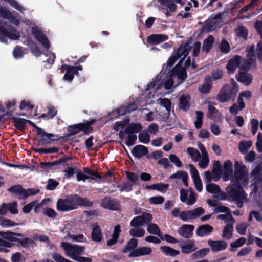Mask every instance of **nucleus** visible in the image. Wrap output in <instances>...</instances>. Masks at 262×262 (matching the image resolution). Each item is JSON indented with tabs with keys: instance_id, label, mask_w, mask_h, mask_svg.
Returning a JSON list of instances; mask_svg holds the SVG:
<instances>
[{
	"instance_id": "nucleus-1",
	"label": "nucleus",
	"mask_w": 262,
	"mask_h": 262,
	"mask_svg": "<svg viewBox=\"0 0 262 262\" xmlns=\"http://www.w3.org/2000/svg\"><path fill=\"white\" fill-rule=\"evenodd\" d=\"M248 183V171L247 167L242 162L235 161L234 178L226 190L238 207H242L244 203L248 201L247 195L241 187L246 186Z\"/></svg>"
},
{
	"instance_id": "nucleus-2",
	"label": "nucleus",
	"mask_w": 262,
	"mask_h": 262,
	"mask_svg": "<svg viewBox=\"0 0 262 262\" xmlns=\"http://www.w3.org/2000/svg\"><path fill=\"white\" fill-rule=\"evenodd\" d=\"M189 50V45H181L177 52L168 58L166 63L167 67L172 66L178 58L181 59L179 63L170 72V77L176 76L181 81H183L187 78L185 69L181 67V64L182 60L188 54Z\"/></svg>"
},
{
	"instance_id": "nucleus-3",
	"label": "nucleus",
	"mask_w": 262,
	"mask_h": 262,
	"mask_svg": "<svg viewBox=\"0 0 262 262\" xmlns=\"http://www.w3.org/2000/svg\"><path fill=\"white\" fill-rule=\"evenodd\" d=\"M0 252L7 253L9 251L6 247L11 248L14 243H18L24 247L32 244L33 241L25 237L21 233H14L10 231L0 232Z\"/></svg>"
},
{
	"instance_id": "nucleus-4",
	"label": "nucleus",
	"mask_w": 262,
	"mask_h": 262,
	"mask_svg": "<svg viewBox=\"0 0 262 262\" xmlns=\"http://www.w3.org/2000/svg\"><path fill=\"white\" fill-rule=\"evenodd\" d=\"M92 202L78 195H71L65 199H59L57 202V209L60 211H68L77 208L78 206H90Z\"/></svg>"
},
{
	"instance_id": "nucleus-5",
	"label": "nucleus",
	"mask_w": 262,
	"mask_h": 262,
	"mask_svg": "<svg viewBox=\"0 0 262 262\" xmlns=\"http://www.w3.org/2000/svg\"><path fill=\"white\" fill-rule=\"evenodd\" d=\"M61 247L63 249L67 256L78 262H91L92 259L89 257H82L80 255L84 252L83 247L72 245L67 242L61 243Z\"/></svg>"
},
{
	"instance_id": "nucleus-6",
	"label": "nucleus",
	"mask_w": 262,
	"mask_h": 262,
	"mask_svg": "<svg viewBox=\"0 0 262 262\" xmlns=\"http://www.w3.org/2000/svg\"><path fill=\"white\" fill-rule=\"evenodd\" d=\"M238 91L236 83L233 80L230 84H226L219 93L217 99L222 103L230 100L232 96H235Z\"/></svg>"
},
{
	"instance_id": "nucleus-7",
	"label": "nucleus",
	"mask_w": 262,
	"mask_h": 262,
	"mask_svg": "<svg viewBox=\"0 0 262 262\" xmlns=\"http://www.w3.org/2000/svg\"><path fill=\"white\" fill-rule=\"evenodd\" d=\"M27 122H28L32 126L35 127L37 131V134L40 135L44 140H46L48 138H51L53 136L52 134H49L45 133L43 130H42L41 128L37 127L32 122L29 120H27L25 119L17 118L15 119L14 123L16 127H17L18 129L20 130H22L24 128Z\"/></svg>"
},
{
	"instance_id": "nucleus-8",
	"label": "nucleus",
	"mask_w": 262,
	"mask_h": 262,
	"mask_svg": "<svg viewBox=\"0 0 262 262\" xmlns=\"http://www.w3.org/2000/svg\"><path fill=\"white\" fill-rule=\"evenodd\" d=\"M205 213V210L202 207H198L192 210L182 211L180 219L183 222H188L201 216Z\"/></svg>"
},
{
	"instance_id": "nucleus-9",
	"label": "nucleus",
	"mask_w": 262,
	"mask_h": 262,
	"mask_svg": "<svg viewBox=\"0 0 262 262\" xmlns=\"http://www.w3.org/2000/svg\"><path fill=\"white\" fill-rule=\"evenodd\" d=\"M180 193L181 201L188 205H192L196 201V195L192 188L188 190L181 189Z\"/></svg>"
},
{
	"instance_id": "nucleus-10",
	"label": "nucleus",
	"mask_w": 262,
	"mask_h": 262,
	"mask_svg": "<svg viewBox=\"0 0 262 262\" xmlns=\"http://www.w3.org/2000/svg\"><path fill=\"white\" fill-rule=\"evenodd\" d=\"M19 37V32L15 29H10L9 31H7L5 28L0 26V40L2 42H7V38L13 40H17Z\"/></svg>"
},
{
	"instance_id": "nucleus-11",
	"label": "nucleus",
	"mask_w": 262,
	"mask_h": 262,
	"mask_svg": "<svg viewBox=\"0 0 262 262\" xmlns=\"http://www.w3.org/2000/svg\"><path fill=\"white\" fill-rule=\"evenodd\" d=\"M152 220V215L146 212L142 213V215L133 218L130 221V225L132 227L141 226L144 224L149 223Z\"/></svg>"
},
{
	"instance_id": "nucleus-12",
	"label": "nucleus",
	"mask_w": 262,
	"mask_h": 262,
	"mask_svg": "<svg viewBox=\"0 0 262 262\" xmlns=\"http://www.w3.org/2000/svg\"><path fill=\"white\" fill-rule=\"evenodd\" d=\"M251 92L248 91L240 93L238 97V104H239V108L237 109V105L233 104L230 108L231 113L233 114H236L239 111L243 109L245 107V103L244 102L243 97H245L246 99H249L251 97Z\"/></svg>"
},
{
	"instance_id": "nucleus-13",
	"label": "nucleus",
	"mask_w": 262,
	"mask_h": 262,
	"mask_svg": "<svg viewBox=\"0 0 262 262\" xmlns=\"http://www.w3.org/2000/svg\"><path fill=\"white\" fill-rule=\"evenodd\" d=\"M233 164L229 160H226L223 164L222 174V178L224 181L232 180L233 177Z\"/></svg>"
},
{
	"instance_id": "nucleus-14",
	"label": "nucleus",
	"mask_w": 262,
	"mask_h": 262,
	"mask_svg": "<svg viewBox=\"0 0 262 262\" xmlns=\"http://www.w3.org/2000/svg\"><path fill=\"white\" fill-rule=\"evenodd\" d=\"M190 173L192 178L196 190L200 192L203 190V185L199 173L196 168L193 165H190Z\"/></svg>"
},
{
	"instance_id": "nucleus-15",
	"label": "nucleus",
	"mask_w": 262,
	"mask_h": 262,
	"mask_svg": "<svg viewBox=\"0 0 262 262\" xmlns=\"http://www.w3.org/2000/svg\"><path fill=\"white\" fill-rule=\"evenodd\" d=\"M32 32L36 39L38 40L45 48L48 49L50 48V44L48 40L45 35L41 32L38 27H33L32 29Z\"/></svg>"
},
{
	"instance_id": "nucleus-16",
	"label": "nucleus",
	"mask_w": 262,
	"mask_h": 262,
	"mask_svg": "<svg viewBox=\"0 0 262 262\" xmlns=\"http://www.w3.org/2000/svg\"><path fill=\"white\" fill-rule=\"evenodd\" d=\"M194 226L190 224H183L178 229L179 235L184 238H190L192 237Z\"/></svg>"
},
{
	"instance_id": "nucleus-17",
	"label": "nucleus",
	"mask_w": 262,
	"mask_h": 262,
	"mask_svg": "<svg viewBox=\"0 0 262 262\" xmlns=\"http://www.w3.org/2000/svg\"><path fill=\"white\" fill-rule=\"evenodd\" d=\"M208 244L213 252H219L225 250L227 247L226 242L222 240L213 241L209 240Z\"/></svg>"
},
{
	"instance_id": "nucleus-18",
	"label": "nucleus",
	"mask_w": 262,
	"mask_h": 262,
	"mask_svg": "<svg viewBox=\"0 0 262 262\" xmlns=\"http://www.w3.org/2000/svg\"><path fill=\"white\" fill-rule=\"evenodd\" d=\"M100 205L104 208L116 210L118 208L119 203L118 201L116 200H112L109 198H105L101 201Z\"/></svg>"
},
{
	"instance_id": "nucleus-19",
	"label": "nucleus",
	"mask_w": 262,
	"mask_h": 262,
	"mask_svg": "<svg viewBox=\"0 0 262 262\" xmlns=\"http://www.w3.org/2000/svg\"><path fill=\"white\" fill-rule=\"evenodd\" d=\"M198 146L202 153V158L199 161V165L201 168L205 169L209 164V160L208 155L202 144L200 143Z\"/></svg>"
},
{
	"instance_id": "nucleus-20",
	"label": "nucleus",
	"mask_w": 262,
	"mask_h": 262,
	"mask_svg": "<svg viewBox=\"0 0 262 262\" xmlns=\"http://www.w3.org/2000/svg\"><path fill=\"white\" fill-rule=\"evenodd\" d=\"M162 86L160 79L158 77L152 83L148 85V88L145 91L146 94H149L148 98H152L157 90Z\"/></svg>"
},
{
	"instance_id": "nucleus-21",
	"label": "nucleus",
	"mask_w": 262,
	"mask_h": 262,
	"mask_svg": "<svg viewBox=\"0 0 262 262\" xmlns=\"http://www.w3.org/2000/svg\"><path fill=\"white\" fill-rule=\"evenodd\" d=\"M152 252V249L148 247H142L136 249L135 250L131 252L128 256L130 257H139L149 255Z\"/></svg>"
},
{
	"instance_id": "nucleus-22",
	"label": "nucleus",
	"mask_w": 262,
	"mask_h": 262,
	"mask_svg": "<svg viewBox=\"0 0 262 262\" xmlns=\"http://www.w3.org/2000/svg\"><path fill=\"white\" fill-rule=\"evenodd\" d=\"M241 64V58L238 56H235L229 61L226 66L228 73L229 74L232 73Z\"/></svg>"
},
{
	"instance_id": "nucleus-23",
	"label": "nucleus",
	"mask_w": 262,
	"mask_h": 262,
	"mask_svg": "<svg viewBox=\"0 0 262 262\" xmlns=\"http://www.w3.org/2000/svg\"><path fill=\"white\" fill-rule=\"evenodd\" d=\"M72 228V224L69 222H64L62 226L60 227V231L62 234L63 239H68L71 238V236L72 235L70 233V232Z\"/></svg>"
},
{
	"instance_id": "nucleus-24",
	"label": "nucleus",
	"mask_w": 262,
	"mask_h": 262,
	"mask_svg": "<svg viewBox=\"0 0 262 262\" xmlns=\"http://www.w3.org/2000/svg\"><path fill=\"white\" fill-rule=\"evenodd\" d=\"M181 251L185 254H188L195 251L198 248L193 240L188 241L181 246Z\"/></svg>"
},
{
	"instance_id": "nucleus-25",
	"label": "nucleus",
	"mask_w": 262,
	"mask_h": 262,
	"mask_svg": "<svg viewBox=\"0 0 262 262\" xmlns=\"http://www.w3.org/2000/svg\"><path fill=\"white\" fill-rule=\"evenodd\" d=\"M91 237L93 241L99 242L102 240V235L100 227L97 223L92 225Z\"/></svg>"
},
{
	"instance_id": "nucleus-26",
	"label": "nucleus",
	"mask_w": 262,
	"mask_h": 262,
	"mask_svg": "<svg viewBox=\"0 0 262 262\" xmlns=\"http://www.w3.org/2000/svg\"><path fill=\"white\" fill-rule=\"evenodd\" d=\"M66 68L67 72L64 75L63 79L68 81L73 80L75 73H77L78 70L81 71L82 70L81 66L76 67L66 66Z\"/></svg>"
},
{
	"instance_id": "nucleus-27",
	"label": "nucleus",
	"mask_w": 262,
	"mask_h": 262,
	"mask_svg": "<svg viewBox=\"0 0 262 262\" xmlns=\"http://www.w3.org/2000/svg\"><path fill=\"white\" fill-rule=\"evenodd\" d=\"M168 37L167 35L163 34H155L149 36L147 41L151 44L157 45L167 40Z\"/></svg>"
},
{
	"instance_id": "nucleus-28",
	"label": "nucleus",
	"mask_w": 262,
	"mask_h": 262,
	"mask_svg": "<svg viewBox=\"0 0 262 262\" xmlns=\"http://www.w3.org/2000/svg\"><path fill=\"white\" fill-rule=\"evenodd\" d=\"M0 16L9 20L10 22L15 25H19V20L15 17L13 16L10 12L2 7H0Z\"/></svg>"
},
{
	"instance_id": "nucleus-29",
	"label": "nucleus",
	"mask_w": 262,
	"mask_h": 262,
	"mask_svg": "<svg viewBox=\"0 0 262 262\" xmlns=\"http://www.w3.org/2000/svg\"><path fill=\"white\" fill-rule=\"evenodd\" d=\"M147 148L145 146L141 145L135 146L132 150L133 155L137 158H141L147 155Z\"/></svg>"
},
{
	"instance_id": "nucleus-30",
	"label": "nucleus",
	"mask_w": 262,
	"mask_h": 262,
	"mask_svg": "<svg viewBox=\"0 0 262 262\" xmlns=\"http://www.w3.org/2000/svg\"><path fill=\"white\" fill-rule=\"evenodd\" d=\"M208 104V115L209 116L214 119H219L221 117V114L214 106V104L211 102H207Z\"/></svg>"
},
{
	"instance_id": "nucleus-31",
	"label": "nucleus",
	"mask_w": 262,
	"mask_h": 262,
	"mask_svg": "<svg viewBox=\"0 0 262 262\" xmlns=\"http://www.w3.org/2000/svg\"><path fill=\"white\" fill-rule=\"evenodd\" d=\"M213 230V228L209 225H203L198 228L196 234L199 236H205L209 234Z\"/></svg>"
},
{
	"instance_id": "nucleus-32",
	"label": "nucleus",
	"mask_w": 262,
	"mask_h": 262,
	"mask_svg": "<svg viewBox=\"0 0 262 262\" xmlns=\"http://www.w3.org/2000/svg\"><path fill=\"white\" fill-rule=\"evenodd\" d=\"M212 88V82L210 78L206 79L204 83L199 86V91L203 94H207L210 93Z\"/></svg>"
},
{
	"instance_id": "nucleus-33",
	"label": "nucleus",
	"mask_w": 262,
	"mask_h": 262,
	"mask_svg": "<svg viewBox=\"0 0 262 262\" xmlns=\"http://www.w3.org/2000/svg\"><path fill=\"white\" fill-rule=\"evenodd\" d=\"M188 174L186 172L184 171H179L176 173L170 176V178L171 179H180L181 180L184 185L188 187V184L187 182Z\"/></svg>"
},
{
	"instance_id": "nucleus-34",
	"label": "nucleus",
	"mask_w": 262,
	"mask_h": 262,
	"mask_svg": "<svg viewBox=\"0 0 262 262\" xmlns=\"http://www.w3.org/2000/svg\"><path fill=\"white\" fill-rule=\"evenodd\" d=\"M236 78L238 81L245 85L249 84L252 80L251 75L244 72H240Z\"/></svg>"
},
{
	"instance_id": "nucleus-35",
	"label": "nucleus",
	"mask_w": 262,
	"mask_h": 262,
	"mask_svg": "<svg viewBox=\"0 0 262 262\" xmlns=\"http://www.w3.org/2000/svg\"><path fill=\"white\" fill-rule=\"evenodd\" d=\"M214 42V38L213 36L210 35L205 39L203 43L202 50L203 52L208 53L211 49Z\"/></svg>"
},
{
	"instance_id": "nucleus-36",
	"label": "nucleus",
	"mask_w": 262,
	"mask_h": 262,
	"mask_svg": "<svg viewBox=\"0 0 262 262\" xmlns=\"http://www.w3.org/2000/svg\"><path fill=\"white\" fill-rule=\"evenodd\" d=\"M120 231V226L119 225H116L114 228V233L111 238L108 239L107 242V245L108 246H111L116 243L117 240L119 237Z\"/></svg>"
},
{
	"instance_id": "nucleus-37",
	"label": "nucleus",
	"mask_w": 262,
	"mask_h": 262,
	"mask_svg": "<svg viewBox=\"0 0 262 262\" xmlns=\"http://www.w3.org/2000/svg\"><path fill=\"white\" fill-rule=\"evenodd\" d=\"M233 224H228L223 229L222 236L223 238L230 239L232 237V234L233 231Z\"/></svg>"
},
{
	"instance_id": "nucleus-38",
	"label": "nucleus",
	"mask_w": 262,
	"mask_h": 262,
	"mask_svg": "<svg viewBox=\"0 0 262 262\" xmlns=\"http://www.w3.org/2000/svg\"><path fill=\"white\" fill-rule=\"evenodd\" d=\"M204 181L205 183L207 184L211 183V182L212 181H214L215 182L218 181L220 179V176L214 175L213 176L211 172L209 171H206L204 172Z\"/></svg>"
},
{
	"instance_id": "nucleus-39",
	"label": "nucleus",
	"mask_w": 262,
	"mask_h": 262,
	"mask_svg": "<svg viewBox=\"0 0 262 262\" xmlns=\"http://www.w3.org/2000/svg\"><path fill=\"white\" fill-rule=\"evenodd\" d=\"M158 1L161 5L166 6L170 12H174L176 10L177 5L171 0H158Z\"/></svg>"
},
{
	"instance_id": "nucleus-40",
	"label": "nucleus",
	"mask_w": 262,
	"mask_h": 262,
	"mask_svg": "<svg viewBox=\"0 0 262 262\" xmlns=\"http://www.w3.org/2000/svg\"><path fill=\"white\" fill-rule=\"evenodd\" d=\"M138 104L136 103L129 105L126 108L121 107L119 108L117 112L119 115H122L126 113H129L137 108Z\"/></svg>"
},
{
	"instance_id": "nucleus-41",
	"label": "nucleus",
	"mask_w": 262,
	"mask_h": 262,
	"mask_svg": "<svg viewBox=\"0 0 262 262\" xmlns=\"http://www.w3.org/2000/svg\"><path fill=\"white\" fill-rule=\"evenodd\" d=\"M190 98L188 95H184L181 96L180 99V108L183 110H186L189 108V101Z\"/></svg>"
},
{
	"instance_id": "nucleus-42",
	"label": "nucleus",
	"mask_w": 262,
	"mask_h": 262,
	"mask_svg": "<svg viewBox=\"0 0 262 262\" xmlns=\"http://www.w3.org/2000/svg\"><path fill=\"white\" fill-rule=\"evenodd\" d=\"M220 187L218 185L214 183H210L206 186V191L214 195L220 192Z\"/></svg>"
},
{
	"instance_id": "nucleus-43",
	"label": "nucleus",
	"mask_w": 262,
	"mask_h": 262,
	"mask_svg": "<svg viewBox=\"0 0 262 262\" xmlns=\"http://www.w3.org/2000/svg\"><path fill=\"white\" fill-rule=\"evenodd\" d=\"M142 129L141 124L132 123L129 124L126 129V133L128 134L136 133L139 132Z\"/></svg>"
},
{
	"instance_id": "nucleus-44",
	"label": "nucleus",
	"mask_w": 262,
	"mask_h": 262,
	"mask_svg": "<svg viewBox=\"0 0 262 262\" xmlns=\"http://www.w3.org/2000/svg\"><path fill=\"white\" fill-rule=\"evenodd\" d=\"M210 252V249L208 248H203L195 252L191 255V258L192 259L201 258L207 255Z\"/></svg>"
},
{
	"instance_id": "nucleus-45",
	"label": "nucleus",
	"mask_w": 262,
	"mask_h": 262,
	"mask_svg": "<svg viewBox=\"0 0 262 262\" xmlns=\"http://www.w3.org/2000/svg\"><path fill=\"white\" fill-rule=\"evenodd\" d=\"M187 153L191 157L192 160L195 162L199 161L200 159V154L199 151L192 147H188L187 149Z\"/></svg>"
},
{
	"instance_id": "nucleus-46",
	"label": "nucleus",
	"mask_w": 262,
	"mask_h": 262,
	"mask_svg": "<svg viewBox=\"0 0 262 262\" xmlns=\"http://www.w3.org/2000/svg\"><path fill=\"white\" fill-rule=\"evenodd\" d=\"M254 181V183L252 185L253 190L252 192L250 194V196H252L254 194H255L256 193V192L261 187V177H258L255 178Z\"/></svg>"
},
{
	"instance_id": "nucleus-47",
	"label": "nucleus",
	"mask_w": 262,
	"mask_h": 262,
	"mask_svg": "<svg viewBox=\"0 0 262 262\" xmlns=\"http://www.w3.org/2000/svg\"><path fill=\"white\" fill-rule=\"evenodd\" d=\"M246 241L245 238L241 237L237 240L232 242L230 244V251H234L237 248L242 246L246 243Z\"/></svg>"
},
{
	"instance_id": "nucleus-48",
	"label": "nucleus",
	"mask_w": 262,
	"mask_h": 262,
	"mask_svg": "<svg viewBox=\"0 0 262 262\" xmlns=\"http://www.w3.org/2000/svg\"><path fill=\"white\" fill-rule=\"evenodd\" d=\"M39 189L29 188L27 189H23V191L21 193V199H25L28 196L35 195L39 192Z\"/></svg>"
},
{
	"instance_id": "nucleus-49",
	"label": "nucleus",
	"mask_w": 262,
	"mask_h": 262,
	"mask_svg": "<svg viewBox=\"0 0 262 262\" xmlns=\"http://www.w3.org/2000/svg\"><path fill=\"white\" fill-rule=\"evenodd\" d=\"M94 123V121L90 122L86 121L84 123H81L75 125V128L79 129L80 130H83L86 133H89L91 131V128L90 127V125Z\"/></svg>"
},
{
	"instance_id": "nucleus-50",
	"label": "nucleus",
	"mask_w": 262,
	"mask_h": 262,
	"mask_svg": "<svg viewBox=\"0 0 262 262\" xmlns=\"http://www.w3.org/2000/svg\"><path fill=\"white\" fill-rule=\"evenodd\" d=\"M160 249L165 254L171 256L177 255L180 253L179 251L176 250L168 246H162Z\"/></svg>"
},
{
	"instance_id": "nucleus-51",
	"label": "nucleus",
	"mask_w": 262,
	"mask_h": 262,
	"mask_svg": "<svg viewBox=\"0 0 262 262\" xmlns=\"http://www.w3.org/2000/svg\"><path fill=\"white\" fill-rule=\"evenodd\" d=\"M144 229L140 228H134L129 231V234L131 236L136 237H143L145 234Z\"/></svg>"
},
{
	"instance_id": "nucleus-52",
	"label": "nucleus",
	"mask_w": 262,
	"mask_h": 262,
	"mask_svg": "<svg viewBox=\"0 0 262 262\" xmlns=\"http://www.w3.org/2000/svg\"><path fill=\"white\" fill-rule=\"evenodd\" d=\"M252 142L251 141H241L239 143L238 148L240 151L242 153H245L252 146Z\"/></svg>"
},
{
	"instance_id": "nucleus-53",
	"label": "nucleus",
	"mask_w": 262,
	"mask_h": 262,
	"mask_svg": "<svg viewBox=\"0 0 262 262\" xmlns=\"http://www.w3.org/2000/svg\"><path fill=\"white\" fill-rule=\"evenodd\" d=\"M147 231L152 234H155L158 236L160 235V230L158 226L154 223L149 224L147 228Z\"/></svg>"
},
{
	"instance_id": "nucleus-54",
	"label": "nucleus",
	"mask_w": 262,
	"mask_h": 262,
	"mask_svg": "<svg viewBox=\"0 0 262 262\" xmlns=\"http://www.w3.org/2000/svg\"><path fill=\"white\" fill-rule=\"evenodd\" d=\"M226 214H221L217 216V219L224 221L225 222L228 223V224H234L235 222L234 219L230 213H226Z\"/></svg>"
},
{
	"instance_id": "nucleus-55",
	"label": "nucleus",
	"mask_w": 262,
	"mask_h": 262,
	"mask_svg": "<svg viewBox=\"0 0 262 262\" xmlns=\"http://www.w3.org/2000/svg\"><path fill=\"white\" fill-rule=\"evenodd\" d=\"M7 211L13 214H17L18 213V210L17 206V202L13 201L9 204H7Z\"/></svg>"
},
{
	"instance_id": "nucleus-56",
	"label": "nucleus",
	"mask_w": 262,
	"mask_h": 262,
	"mask_svg": "<svg viewBox=\"0 0 262 262\" xmlns=\"http://www.w3.org/2000/svg\"><path fill=\"white\" fill-rule=\"evenodd\" d=\"M56 114L57 111L53 107H49L48 113L42 114L40 117L49 119L53 118Z\"/></svg>"
},
{
	"instance_id": "nucleus-57",
	"label": "nucleus",
	"mask_w": 262,
	"mask_h": 262,
	"mask_svg": "<svg viewBox=\"0 0 262 262\" xmlns=\"http://www.w3.org/2000/svg\"><path fill=\"white\" fill-rule=\"evenodd\" d=\"M23 188L20 185H15L10 187L9 189V191L17 195V196L20 199L21 193L23 191Z\"/></svg>"
},
{
	"instance_id": "nucleus-58",
	"label": "nucleus",
	"mask_w": 262,
	"mask_h": 262,
	"mask_svg": "<svg viewBox=\"0 0 262 262\" xmlns=\"http://www.w3.org/2000/svg\"><path fill=\"white\" fill-rule=\"evenodd\" d=\"M138 244V240L135 238H132L128 242L126 248L123 250V252H127L130 250L135 248Z\"/></svg>"
},
{
	"instance_id": "nucleus-59",
	"label": "nucleus",
	"mask_w": 262,
	"mask_h": 262,
	"mask_svg": "<svg viewBox=\"0 0 262 262\" xmlns=\"http://www.w3.org/2000/svg\"><path fill=\"white\" fill-rule=\"evenodd\" d=\"M196 119L195 121L194 122V125L196 128L199 129L201 127L202 125V120H203V114L201 111H196Z\"/></svg>"
},
{
	"instance_id": "nucleus-60",
	"label": "nucleus",
	"mask_w": 262,
	"mask_h": 262,
	"mask_svg": "<svg viewBox=\"0 0 262 262\" xmlns=\"http://www.w3.org/2000/svg\"><path fill=\"white\" fill-rule=\"evenodd\" d=\"M249 225L246 223H242L236 225V229L237 232L241 235H244L246 233V229Z\"/></svg>"
},
{
	"instance_id": "nucleus-61",
	"label": "nucleus",
	"mask_w": 262,
	"mask_h": 262,
	"mask_svg": "<svg viewBox=\"0 0 262 262\" xmlns=\"http://www.w3.org/2000/svg\"><path fill=\"white\" fill-rule=\"evenodd\" d=\"M139 140L144 144L148 143L150 141V137L146 132H142L139 135Z\"/></svg>"
},
{
	"instance_id": "nucleus-62",
	"label": "nucleus",
	"mask_w": 262,
	"mask_h": 262,
	"mask_svg": "<svg viewBox=\"0 0 262 262\" xmlns=\"http://www.w3.org/2000/svg\"><path fill=\"white\" fill-rule=\"evenodd\" d=\"M17 224L7 219H0V225L3 227H9L12 226H15Z\"/></svg>"
},
{
	"instance_id": "nucleus-63",
	"label": "nucleus",
	"mask_w": 262,
	"mask_h": 262,
	"mask_svg": "<svg viewBox=\"0 0 262 262\" xmlns=\"http://www.w3.org/2000/svg\"><path fill=\"white\" fill-rule=\"evenodd\" d=\"M219 48L222 52L224 53H227L230 50V46L226 40L223 39L222 40L221 43L220 45Z\"/></svg>"
},
{
	"instance_id": "nucleus-64",
	"label": "nucleus",
	"mask_w": 262,
	"mask_h": 262,
	"mask_svg": "<svg viewBox=\"0 0 262 262\" xmlns=\"http://www.w3.org/2000/svg\"><path fill=\"white\" fill-rule=\"evenodd\" d=\"M24 260V258L19 252L15 253L11 256V260L12 262H23Z\"/></svg>"
}]
</instances>
